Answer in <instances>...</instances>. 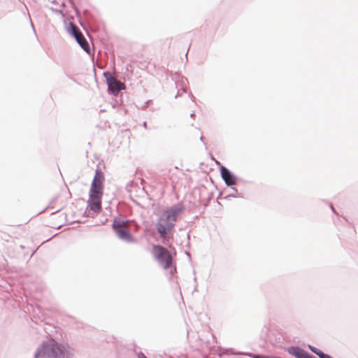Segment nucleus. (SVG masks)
I'll return each instance as SVG.
<instances>
[{"instance_id":"nucleus-1","label":"nucleus","mask_w":358,"mask_h":358,"mask_svg":"<svg viewBox=\"0 0 358 358\" xmlns=\"http://www.w3.org/2000/svg\"><path fill=\"white\" fill-rule=\"evenodd\" d=\"M180 206H173L164 210L156 224V228L163 243L173 238V231L179 214L182 212Z\"/></svg>"},{"instance_id":"nucleus-2","label":"nucleus","mask_w":358,"mask_h":358,"mask_svg":"<svg viewBox=\"0 0 358 358\" xmlns=\"http://www.w3.org/2000/svg\"><path fill=\"white\" fill-rule=\"evenodd\" d=\"M104 173L96 170L89 191L87 207L95 213L101 210V198L103 194Z\"/></svg>"},{"instance_id":"nucleus-3","label":"nucleus","mask_w":358,"mask_h":358,"mask_svg":"<svg viewBox=\"0 0 358 358\" xmlns=\"http://www.w3.org/2000/svg\"><path fill=\"white\" fill-rule=\"evenodd\" d=\"M70 352L69 345L59 344L53 339L43 342L35 353V358H62Z\"/></svg>"},{"instance_id":"nucleus-4","label":"nucleus","mask_w":358,"mask_h":358,"mask_svg":"<svg viewBox=\"0 0 358 358\" xmlns=\"http://www.w3.org/2000/svg\"><path fill=\"white\" fill-rule=\"evenodd\" d=\"M130 224L129 220L117 217L113 220V228L119 238L127 243H134L135 239L130 231Z\"/></svg>"},{"instance_id":"nucleus-5","label":"nucleus","mask_w":358,"mask_h":358,"mask_svg":"<svg viewBox=\"0 0 358 358\" xmlns=\"http://www.w3.org/2000/svg\"><path fill=\"white\" fill-rule=\"evenodd\" d=\"M152 254L164 269H167L171 266L173 258L166 248L162 245H153L152 246Z\"/></svg>"},{"instance_id":"nucleus-6","label":"nucleus","mask_w":358,"mask_h":358,"mask_svg":"<svg viewBox=\"0 0 358 358\" xmlns=\"http://www.w3.org/2000/svg\"><path fill=\"white\" fill-rule=\"evenodd\" d=\"M71 34L75 37L80 47L87 52H90V45L83 34L74 24H71Z\"/></svg>"},{"instance_id":"nucleus-7","label":"nucleus","mask_w":358,"mask_h":358,"mask_svg":"<svg viewBox=\"0 0 358 358\" xmlns=\"http://www.w3.org/2000/svg\"><path fill=\"white\" fill-rule=\"evenodd\" d=\"M66 222L65 214L62 211L52 213L49 218V224L52 228L59 229Z\"/></svg>"},{"instance_id":"nucleus-8","label":"nucleus","mask_w":358,"mask_h":358,"mask_svg":"<svg viewBox=\"0 0 358 358\" xmlns=\"http://www.w3.org/2000/svg\"><path fill=\"white\" fill-rule=\"evenodd\" d=\"M109 90L114 95H117L118 92L123 88L124 84L117 80L115 78L110 77L107 80Z\"/></svg>"},{"instance_id":"nucleus-9","label":"nucleus","mask_w":358,"mask_h":358,"mask_svg":"<svg viewBox=\"0 0 358 358\" xmlns=\"http://www.w3.org/2000/svg\"><path fill=\"white\" fill-rule=\"evenodd\" d=\"M220 172L222 179L228 186H231L236 184L235 177L226 167L222 166L220 169Z\"/></svg>"},{"instance_id":"nucleus-10","label":"nucleus","mask_w":358,"mask_h":358,"mask_svg":"<svg viewBox=\"0 0 358 358\" xmlns=\"http://www.w3.org/2000/svg\"><path fill=\"white\" fill-rule=\"evenodd\" d=\"M288 352L294 356L296 358H310L311 355H310L308 352H305L303 350L298 348V347H290L287 350Z\"/></svg>"},{"instance_id":"nucleus-11","label":"nucleus","mask_w":358,"mask_h":358,"mask_svg":"<svg viewBox=\"0 0 358 358\" xmlns=\"http://www.w3.org/2000/svg\"><path fill=\"white\" fill-rule=\"evenodd\" d=\"M62 191L64 193V197L66 199H68L71 196V193L66 186H64L62 187Z\"/></svg>"},{"instance_id":"nucleus-12","label":"nucleus","mask_w":358,"mask_h":358,"mask_svg":"<svg viewBox=\"0 0 358 358\" xmlns=\"http://www.w3.org/2000/svg\"><path fill=\"white\" fill-rule=\"evenodd\" d=\"M311 350L313 352H314L315 354H317L320 357V356H322V354H324V352H322V351L320 350H317L315 349H313V348H311Z\"/></svg>"},{"instance_id":"nucleus-13","label":"nucleus","mask_w":358,"mask_h":358,"mask_svg":"<svg viewBox=\"0 0 358 358\" xmlns=\"http://www.w3.org/2000/svg\"><path fill=\"white\" fill-rule=\"evenodd\" d=\"M320 358H332V357L327 354H322V356H320Z\"/></svg>"},{"instance_id":"nucleus-14","label":"nucleus","mask_w":358,"mask_h":358,"mask_svg":"<svg viewBox=\"0 0 358 358\" xmlns=\"http://www.w3.org/2000/svg\"><path fill=\"white\" fill-rule=\"evenodd\" d=\"M138 358H146V357L145 356L144 354L139 353L138 355Z\"/></svg>"}]
</instances>
